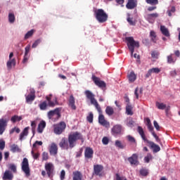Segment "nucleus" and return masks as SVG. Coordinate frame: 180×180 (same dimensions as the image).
Listing matches in <instances>:
<instances>
[{
  "instance_id": "49",
  "label": "nucleus",
  "mask_w": 180,
  "mask_h": 180,
  "mask_svg": "<svg viewBox=\"0 0 180 180\" xmlns=\"http://www.w3.org/2000/svg\"><path fill=\"white\" fill-rule=\"evenodd\" d=\"M127 139L129 143H134L136 144V139H134V137L131 136V135H128L127 136Z\"/></svg>"
},
{
  "instance_id": "21",
  "label": "nucleus",
  "mask_w": 180,
  "mask_h": 180,
  "mask_svg": "<svg viewBox=\"0 0 180 180\" xmlns=\"http://www.w3.org/2000/svg\"><path fill=\"white\" fill-rule=\"evenodd\" d=\"M126 8L127 9H134V8H137V0H128Z\"/></svg>"
},
{
  "instance_id": "58",
  "label": "nucleus",
  "mask_w": 180,
  "mask_h": 180,
  "mask_svg": "<svg viewBox=\"0 0 180 180\" xmlns=\"http://www.w3.org/2000/svg\"><path fill=\"white\" fill-rule=\"evenodd\" d=\"M127 20L129 23V25H131V26H134V25H136V22L133 21V18L130 17L127 18Z\"/></svg>"
},
{
  "instance_id": "56",
  "label": "nucleus",
  "mask_w": 180,
  "mask_h": 180,
  "mask_svg": "<svg viewBox=\"0 0 180 180\" xmlns=\"http://www.w3.org/2000/svg\"><path fill=\"white\" fill-rule=\"evenodd\" d=\"M40 41H41L40 39L36 40L32 46V49H36L37 47V46H39V44H40Z\"/></svg>"
},
{
  "instance_id": "48",
  "label": "nucleus",
  "mask_w": 180,
  "mask_h": 180,
  "mask_svg": "<svg viewBox=\"0 0 180 180\" xmlns=\"http://www.w3.org/2000/svg\"><path fill=\"white\" fill-rule=\"evenodd\" d=\"M31 154H32L34 160H38L39 157H40V153H34V150H33L31 151Z\"/></svg>"
},
{
  "instance_id": "14",
  "label": "nucleus",
  "mask_w": 180,
  "mask_h": 180,
  "mask_svg": "<svg viewBox=\"0 0 180 180\" xmlns=\"http://www.w3.org/2000/svg\"><path fill=\"white\" fill-rule=\"evenodd\" d=\"M84 157L86 160L94 158V149L89 147L86 148L84 150Z\"/></svg>"
},
{
  "instance_id": "23",
  "label": "nucleus",
  "mask_w": 180,
  "mask_h": 180,
  "mask_svg": "<svg viewBox=\"0 0 180 180\" xmlns=\"http://www.w3.org/2000/svg\"><path fill=\"white\" fill-rule=\"evenodd\" d=\"M3 180H13V174L9 170H6L4 176L2 177Z\"/></svg>"
},
{
  "instance_id": "30",
  "label": "nucleus",
  "mask_w": 180,
  "mask_h": 180,
  "mask_svg": "<svg viewBox=\"0 0 180 180\" xmlns=\"http://www.w3.org/2000/svg\"><path fill=\"white\" fill-rule=\"evenodd\" d=\"M128 79L129 82H134L136 79H137V76L136 75V74H134V72H131L128 75Z\"/></svg>"
},
{
  "instance_id": "24",
  "label": "nucleus",
  "mask_w": 180,
  "mask_h": 180,
  "mask_svg": "<svg viewBox=\"0 0 180 180\" xmlns=\"http://www.w3.org/2000/svg\"><path fill=\"white\" fill-rule=\"evenodd\" d=\"M69 106H70V108H71V109H72V110H77V106H75V98H74V96H72V95L70 96Z\"/></svg>"
},
{
  "instance_id": "61",
  "label": "nucleus",
  "mask_w": 180,
  "mask_h": 180,
  "mask_svg": "<svg viewBox=\"0 0 180 180\" xmlns=\"http://www.w3.org/2000/svg\"><path fill=\"white\" fill-rule=\"evenodd\" d=\"M5 148V142L4 141H0V150H4Z\"/></svg>"
},
{
  "instance_id": "40",
  "label": "nucleus",
  "mask_w": 180,
  "mask_h": 180,
  "mask_svg": "<svg viewBox=\"0 0 180 180\" xmlns=\"http://www.w3.org/2000/svg\"><path fill=\"white\" fill-rule=\"evenodd\" d=\"M8 169H11L12 172H14V174H16L17 169H16V165L15 164H9L8 165Z\"/></svg>"
},
{
  "instance_id": "38",
  "label": "nucleus",
  "mask_w": 180,
  "mask_h": 180,
  "mask_svg": "<svg viewBox=\"0 0 180 180\" xmlns=\"http://www.w3.org/2000/svg\"><path fill=\"white\" fill-rule=\"evenodd\" d=\"M150 37H151L152 41H153V43H156V41H157V39H157V34L155 33V32L150 31Z\"/></svg>"
},
{
  "instance_id": "50",
  "label": "nucleus",
  "mask_w": 180,
  "mask_h": 180,
  "mask_svg": "<svg viewBox=\"0 0 180 180\" xmlns=\"http://www.w3.org/2000/svg\"><path fill=\"white\" fill-rule=\"evenodd\" d=\"M30 58V55H24L23 59H22V64H26L27 63V61H29V58Z\"/></svg>"
},
{
  "instance_id": "19",
  "label": "nucleus",
  "mask_w": 180,
  "mask_h": 180,
  "mask_svg": "<svg viewBox=\"0 0 180 180\" xmlns=\"http://www.w3.org/2000/svg\"><path fill=\"white\" fill-rule=\"evenodd\" d=\"M6 126H8V121L4 118L0 119V134H4Z\"/></svg>"
},
{
  "instance_id": "39",
  "label": "nucleus",
  "mask_w": 180,
  "mask_h": 180,
  "mask_svg": "<svg viewBox=\"0 0 180 180\" xmlns=\"http://www.w3.org/2000/svg\"><path fill=\"white\" fill-rule=\"evenodd\" d=\"M34 33V30H31L28 31L25 35V39L27 40V39H29L30 37H32Z\"/></svg>"
},
{
  "instance_id": "25",
  "label": "nucleus",
  "mask_w": 180,
  "mask_h": 180,
  "mask_svg": "<svg viewBox=\"0 0 180 180\" xmlns=\"http://www.w3.org/2000/svg\"><path fill=\"white\" fill-rule=\"evenodd\" d=\"M12 65L15 67L16 65V59L13 58V59H8L6 63V66L8 70H12Z\"/></svg>"
},
{
  "instance_id": "55",
  "label": "nucleus",
  "mask_w": 180,
  "mask_h": 180,
  "mask_svg": "<svg viewBox=\"0 0 180 180\" xmlns=\"http://www.w3.org/2000/svg\"><path fill=\"white\" fill-rule=\"evenodd\" d=\"M42 160L43 161H47V160H49V153L44 152L42 154Z\"/></svg>"
},
{
  "instance_id": "52",
  "label": "nucleus",
  "mask_w": 180,
  "mask_h": 180,
  "mask_svg": "<svg viewBox=\"0 0 180 180\" xmlns=\"http://www.w3.org/2000/svg\"><path fill=\"white\" fill-rule=\"evenodd\" d=\"M102 143L104 146H108L109 144V139L106 136H104L102 139Z\"/></svg>"
},
{
  "instance_id": "35",
  "label": "nucleus",
  "mask_w": 180,
  "mask_h": 180,
  "mask_svg": "<svg viewBox=\"0 0 180 180\" xmlns=\"http://www.w3.org/2000/svg\"><path fill=\"white\" fill-rule=\"evenodd\" d=\"M156 107L160 110H164L167 108V105L164 103L156 102Z\"/></svg>"
},
{
  "instance_id": "62",
  "label": "nucleus",
  "mask_w": 180,
  "mask_h": 180,
  "mask_svg": "<svg viewBox=\"0 0 180 180\" xmlns=\"http://www.w3.org/2000/svg\"><path fill=\"white\" fill-rule=\"evenodd\" d=\"M134 95L136 99H139V87H136L134 91Z\"/></svg>"
},
{
  "instance_id": "11",
  "label": "nucleus",
  "mask_w": 180,
  "mask_h": 180,
  "mask_svg": "<svg viewBox=\"0 0 180 180\" xmlns=\"http://www.w3.org/2000/svg\"><path fill=\"white\" fill-rule=\"evenodd\" d=\"M127 160L131 165H139L140 164V162H139V155L136 153L132 154L131 157L127 158Z\"/></svg>"
},
{
  "instance_id": "13",
  "label": "nucleus",
  "mask_w": 180,
  "mask_h": 180,
  "mask_svg": "<svg viewBox=\"0 0 180 180\" xmlns=\"http://www.w3.org/2000/svg\"><path fill=\"white\" fill-rule=\"evenodd\" d=\"M27 103H31L36 99V91L34 89H30V94L26 96L25 97Z\"/></svg>"
},
{
  "instance_id": "9",
  "label": "nucleus",
  "mask_w": 180,
  "mask_h": 180,
  "mask_svg": "<svg viewBox=\"0 0 180 180\" xmlns=\"http://www.w3.org/2000/svg\"><path fill=\"white\" fill-rule=\"evenodd\" d=\"M146 126L149 130L150 132H151V134L153 136V137L155 139L156 141L160 142V138L158 136H157V134H155V131H154V127H153V124H151V120H150V118H146Z\"/></svg>"
},
{
  "instance_id": "47",
  "label": "nucleus",
  "mask_w": 180,
  "mask_h": 180,
  "mask_svg": "<svg viewBox=\"0 0 180 180\" xmlns=\"http://www.w3.org/2000/svg\"><path fill=\"white\" fill-rule=\"evenodd\" d=\"M86 119L89 123H92L94 122V113L90 112Z\"/></svg>"
},
{
  "instance_id": "17",
  "label": "nucleus",
  "mask_w": 180,
  "mask_h": 180,
  "mask_svg": "<svg viewBox=\"0 0 180 180\" xmlns=\"http://www.w3.org/2000/svg\"><path fill=\"white\" fill-rule=\"evenodd\" d=\"M111 131L114 136L117 134H122V125L120 124L114 125L111 129Z\"/></svg>"
},
{
  "instance_id": "45",
  "label": "nucleus",
  "mask_w": 180,
  "mask_h": 180,
  "mask_svg": "<svg viewBox=\"0 0 180 180\" xmlns=\"http://www.w3.org/2000/svg\"><path fill=\"white\" fill-rule=\"evenodd\" d=\"M176 9L175 8V6H172L170 10H168L167 11V13L168 14V16H172V13H175V11Z\"/></svg>"
},
{
  "instance_id": "42",
  "label": "nucleus",
  "mask_w": 180,
  "mask_h": 180,
  "mask_svg": "<svg viewBox=\"0 0 180 180\" xmlns=\"http://www.w3.org/2000/svg\"><path fill=\"white\" fill-rule=\"evenodd\" d=\"M8 22L10 23H14L15 22V14L10 13L8 14Z\"/></svg>"
},
{
  "instance_id": "51",
  "label": "nucleus",
  "mask_w": 180,
  "mask_h": 180,
  "mask_svg": "<svg viewBox=\"0 0 180 180\" xmlns=\"http://www.w3.org/2000/svg\"><path fill=\"white\" fill-rule=\"evenodd\" d=\"M158 56H160V53H158V51H153L151 53V57L153 58H158Z\"/></svg>"
},
{
  "instance_id": "54",
  "label": "nucleus",
  "mask_w": 180,
  "mask_h": 180,
  "mask_svg": "<svg viewBox=\"0 0 180 180\" xmlns=\"http://www.w3.org/2000/svg\"><path fill=\"white\" fill-rule=\"evenodd\" d=\"M167 63L169 64H172L173 63H175V61L174 60V58H172V54L167 56Z\"/></svg>"
},
{
  "instance_id": "64",
  "label": "nucleus",
  "mask_w": 180,
  "mask_h": 180,
  "mask_svg": "<svg viewBox=\"0 0 180 180\" xmlns=\"http://www.w3.org/2000/svg\"><path fill=\"white\" fill-rule=\"evenodd\" d=\"M115 2H117L118 5H123V4H124V0H115Z\"/></svg>"
},
{
  "instance_id": "20",
  "label": "nucleus",
  "mask_w": 180,
  "mask_h": 180,
  "mask_svg": "<svg viewBox=\"0 0 180 180\" xmlns=\"http://www.w3.org/2000/svg\"><path fill=\"white\" fill-rule=\"evenodd\" d=\"M161 72V70L158 68H153L150 69L146 75V78H150L151 77V74H159Z\"/></svg>"
},
{
  "instance_id": "60",
  "label": "nucleus",
  "mask_w": 180,
  "mask_h": 180,
  "mask_svg": "<svg viewBox=\"0 0 180 180\" xmlns=\"http://www.w3.org/2000/svg\"><path fill=\"white\" fill-rule=\"evenodd\" d=\"M25 55H29V52L30 51V45H27L25 49Z\"/></svg>"
},
{
  "instance_id": "16",
  "label": "nucleus",
  "mask_w": 180,
  "mask_h": 180,
  "mask_svg": "<svg viewBox=\"0 0 180 180\" xmlns=\"http://www.w3.org/2000/svg\"><path fill=\"white\" fill-rule=\"evenodd\" d=\"M49 153L51 155H57L58 153V146L56 143H52L49 146Z\"/></svg>"
},
{
  "instance_id": "36",
  "label": "nucleus",
  "mask_w": 180,
  "mask_h": 180,
  "mask_svg": "<svg viewBox=\"0 0 180 180\" xmlns=\"http://www.w3.org/2000/svg\"><path fill=\"white\" fill-rule=\"evenodd\" d=\"M115 147H117L118 148H120L121 150H123V148H124V147H126V146L124 144L122 143V141L117 140L115 141Z\"/></svg>"
},
{
  "instance_id": "7",
  "label": "nucleus",
  "mask_w": 180,
  "mask_h": 180,
  "mask_svg": "<svg viewBox=\"0 0 180 180\" xmlns=\"http://www.w3.org/2000/svg\"><path fill=\"white\" fill-rule=\"evenodd\" d=\"M54 165L53 163L49 162L45 164V171L49 179H53L54 177Z\"/></svg>"
},
{
  "instance_id": "44",
  "label": "nucleus",
  "mask_w": 180,
  "mask_h": 180,
  "mask_svg": "<svg viewBox=\"0 0 180 180\" xmlns=\"http://www.w3.org/2000/svg\"><path fill=\"white\" fill-rule=\"evenodd\" d=\"M150 160H153V155L150 153H148L147 155L144 158V161L148 164Z\"/></svg>"
},
{
  "instance_id": "15",
  "label": "nucleus",
  "mask_w": 180,
  "mask_h": 180,
  "mask_svg": "<svg viewBox=\"0 0 180 180\" xmlns=\"http://www.w3.org/2000/svg\"><path fill=\"white\" fill-rule=\"evenodd\" d=\"M46 99L48 102V105L50 108H54V106H57L58 105V101H57V97H54L53 100H51V97L46 96Z\"/></svg>"
},
{
  "instance_id": "37",
  "label": "nucleus",
  "mask_w": 180,
  "mask_h": 180,
  "mask_svg": "<svg viewBox=\"0 0 180 180\" xmlns=\"http://www.w3.org/2000/svg\"><path fill=\"white\" fill-rule=\"evenodd\" d=\"M20 120H22V116L18 115H13L11 119V121L13 123H16V122H20Z\"/></svg>"
},
{
  "instance_id": "2",
  "label": "nucleus",
  "mask_w": 180,
  "mask_h": 180,
  "mask_svg": "<svg viewBox=\"0 0 180 180\" xmlns=\"http://www.w3.org/2000/svg\"><path fill=\"white\" fill-rule=\"evenodd\" d=\"M84 95L86 96V98L89 99V101H90L91 104L94 105L96 110L100 114L98 116V123L101 124V126H103L104 127H110V123H109V122L105 120V116L102 115V108H101V105L98 103V101H96V98H95V94H94V93H92V91L89 90H86L84 91Z\"/></svg>"
},
{
  "instance_id": "18",
  "label": "nucleus",
  "mask_w": 180,
  "mask_h": 180,
  "mask_svg": "<svg viewBox=\"0 0 180 180\" xmlns=\"http://www.w3.org/2000/svg\"><path fill=\"white\" fill-rule=\"evenodd\" d=\"M94 171L96 175H98V176H102L101 172L103 171V166H102L101 165H95L94 166Z\"/></svg>"
},
{
  "instance_id": "32",
  "label": "nucleus",
  "mask_w": 180,
  "mask_h": 180,
  "mask_svg": "<svg viewBox=\"0 0 180 180\" xmlns=\"http://www.w3.org/2000/svg\"><path fill=\"white\" fill-rule=\"evenodd\" d=\"M126 113L130 116H132L133 115V106H131L130 104H127L126 105Z\"/></svg>"
},
{
  "instance_id": "63",
  "label": "nucleus",
  "mask_w": 180,
  "mask_h": 180,
  "mask_svg": "<svg viewBox=\"0 0 180 180\" xmlns=\"http://www.w3.org/2000/svg\"><path fill=\"white\" fill-rule=\"evenodd\" d=\"M128 127H133L134 126V121L133 120H129L127 123Z\"/></svg>"
},
{
  "instance_id": "10",
  "label": "nucleus",
  "mask_w": 180,
  "mask_h": 180,
  "mask_svg": "<svg viewBox=\"0 0 180 180\" xmlns=\"http://www.w3.org/2000/svg\"><path fill=\"white\" fill-rule=\"evenodd\" d=\"M91 79L93 82H94L95 85L98 86V88H101L102 89L106 88V83L96 76L95 75H93L91 77Z\"/></svg>"
},
{
  "instance_id": "27",
  "label": "nucleus",
  "mask_w": 180,
  "mask_h": 180,
  "mask_svg": "<svg viewBox=\"0 0 180 180\" xmlns=\"http://www.w3.org/2000/svg\"><path fill=\"white\" fill-rule=\"evenodd\" d=\"M46 128V122L41 121L40 123L38 124L37 127V132L39 133V134H41L43 133V130Z\"/></svg>"
},
{
  "instance_id": "6",
  "label": "nucleus",
  "mask_w": 180,
  "mask_h": 180,
  "mask_svg": "<svg viewBox=\"0 0 180 180\" xmlns=\"http://www.w3.org/2000/svg\"><path fill=\"white\" fill-rule=\"evenodd\" d=\"M66 127L67 124H65L64 122H60L58 124L53 125V131L55 134H63V133H64L65 131Z\"/></svg>"
},
{
  "instance_id": "3",
  "label": "nucleus",
  "mask_w": 180,
  "mask_h": 180,
  "mask_svg": "<svg viewBox=\"0 0 180 180\" xmlns=\"http://www.w3.org/2000/svg\"><path fill=\"white\" fill-rule=\"evenodd\" d=\"M139 134L141 136L142 140L143 141H146L149 144L150 148L153 150V153H158V151L161 150V148L160 146L155 144L154 142L149 141L147 139V137L146 136V134H144V130L143 129V127L139 126L137 129Z\"/></svg>"
},
{
  "instance_id": "41",
  "label": "nucleus",
  "mask_w": 180,
  "mask_h": 180,
  "mask_svg": "<svg viewBox=\"0 0 180 180\" xmlns=\"http://www.w3.org/2000/svg\"><path fill=\"white\" fill-rule=\"evenodd\" d=\"M139 173L142 176H147L148 175V169H141Z\"/></svg>"
},
{
  "instance_id": "8",
  "label": "nucleus",
  "mask_w": 180,
  "mask_h": 180,
  "mask_svg": "<svg viewBox=\"0 0 180 180\" xmlns=\"http://www.w3.org/2000/svg\"><path fill=\"white\" fill-rule=\"evenodd\" d=\"M21 169L25 174L26 176H30V167H29V160L24 158L21 163Z\"/></svg>"
},
{
  "instance_id": "33",
  "label": "nucleus",
  "mask_w": 180,
  "mask_h": 180,
  "mask_svg": "<svg viewBox=\"0 0 180 180\" xmlns=\"http://www.w3.org/2000/svg\"><path fill=\"white\" fill-rule=\"evenodd\" d=\"M39 108L41 110H46L47 108H49V104L47 101H43L39 105Z\"/></svg>"
},
{
  "instance_id": "26",
  "label": "nucleus",
  "mask_w": 180,
  "mask_h": 180,
  "mask_svg": "<svg viewBox=\"0 0 180 180\" xmlns=\"http://www.w3.org/2000/svg\"><path fill=\"white\" fill-rule=\"evenodd\" d=\"M72 175H73V177H72L73 180H82V173H81V172L79 171L73 172Z\"/></svg>"
},
{
  "instance_id": "53",
  "label": "nucleus",
  "mask_w": 180,
  "mask_h": 180,
  "mask_svg": "<svg viewBox=\"0 0 180 180\" xmlns=\"http://www.w3.org/2000/svg\"><path fill=\"white\" fill-rule=\"evenodd\" d=\"M60 180L65 179V170L64 169L61 170L60 174Z\"/></svg>"
},
{
  "instance_id": "5",
  "label": "nucleus",
  "mask_w": 180,
  "mask_h": 180,
  "mask_svg": "<svg viewBox=\"0 0 180 180\" xmlns=\"http://www.w3.org/2000/svg\"><path fill=\"white\" fill-rule=\"evenodd\" d=\"M125 40L127 41L128 49L131 52V56H133V53H134V48L140 47V44L139 43V41H136L133 37H125Z\"/></svg>"
},
{
  "instance_id": "59",
  "label": "nucleus",
  "mask_w": 180,
  "mask_h": 180,
  "mask_svg": "<svg viewBox=\"0 0 180 180\" xmlns=\"http://www.w3.org/2000/svg\"><path fill=\"white\" fill-rule=\"evenodd\" d=\"M115 177H116V180H127L126 178L123 176H120V175L117 173L115 174Z\"/></svg>"
},
{
  "instance_id": "43",
  "label": "nucleus",
  "mask_w": 180,
  "mask_h": 180,
  "mask_svg": "<svg viewBox=\"0 0 180 180\" xmlns=\"http://www.w3.org/2000/svg\"><path fill=\"white\" fill-rule=\"evenodd\" d=\"M37 126V123L36 122V121H32L31 122L32 131L33 134H34V133H36Z\"/></svg>"
},
{
  "instance_id": "22",
  "label": "nucleus",
  "mask_w": 180,
  "mask_h": 180,
  "mask_svg": "<svg viewBox=\"0 0 180 180\" xmlns=\"http://www.w3.org/2000/svg\"><path fill=\"white\" fill-rule=\"evenodd\" d=\"M55 115H56L58 117H61V115L60 114V108H56L53 110L49 111L48 112L49 119H51Z\"/></svg>"
},
{
  "instance_id": "46",
  "label": "nucleus",
  "mask_w": 180,
  "mask_h": 180,
  "mask_svg": "<svg viewBox=\"0 0 180 180\" xmlns=\"http://www.w3.org/2000/svg\"><path fill=\"white\" fill-rule=\"evenodd\" d=\"M146 2L149 5H158V0H146Z\"/></svg>"
},
{
  "instance_id": "31",
  "label": "nucleus",
  "mask_w": 180,
  "mask_h": 180,
  "mask_svg": "<svg viewBox=\"0 0 180 180\" xmlns=\"http://www.w3.org/2000/svg\"><path fill=\"white\" fill-rule=\"evenodd\" d=\"M11 151H12V153H21L22 150L19 148L18 145L13 144L11 146Z\"/></svg>"
},
{
  "instance_id": "29",
  "label": "nucleus",
  "mask_w": 180,
  "mask_h": 180,
  "mask_svg": "<svg viewBox=\"0 0 180 180\" xmlns=\"http://www.w3.org/2000/svg\"><path fill=\"white\" fill-rule=\"evenodd\" d=\"M160 31L164 34V36H166V37H169V31L167 27H165V26L161 25Z\"/></svg>"
},
{
  "instance_id": "28",
  "label": "nucleus",
  "mask_w": 180,
  "mask_h": 180,
  "mask_svg": "<svg viewBox=\"0 0 180 180\" xmlns=\"http://www.w3.org/2000/svg\"><path fill=\"white\" fill-rule=\"evenodd\" d=\"M29 134V127H25L24 130L20 133V140L22 141L25 136H27Z\"/></svg>"
},
{
  "instance_id": "4",
  "label": "nucleus",
  "mask_w": 180,
  "mask_h": 180,
  "mask_svg": "<svg viewBox=\"0 0 180 180\" xmlns=\"http://www.w3.org/2000/svg\"><path fill=\"white\" fill-rule=\"evenodd\" d=\"M94 16L99 23H105L108 21V13L102 8H98L94 11Z\"/></svg>"
},
{
  "instance_id": "57",
  "label": "nucleus",
  "mask_w": 180,
  "mask_h": 180,
  "mask_svg": "<svg viewBox=\"0 0 180 180\" xmlns=\"http://www.w3.org/2000/svg\"><path fill=\"white\" fill-rule=\"evenodd\" d=\"M153 125L155 129H156L158 131H160V125L158 124V122H157V121L155 120L153 121Z\"/></svg>"
},
{
  "instance_id": "34",
  "label": "nucleus",
  "mask_w": 180,
  "mask_h": 180,
  "mask_svg": "<svg viewBox=\"0 0 180 180\" xmlns=\"http://www.w3.org/2000/svg\"><path fill=\"white\" fill-rule=\"evenodd\" d=\"M105 113L108 116H112L113 115V113H115V110H113L112 107L107 106L105 108Z\"/></svg>"
},
{
  "instance_id": "12",
  "label": "nucleus",
  "mask_w": 180,
  "mask_h": 180,
  "mask_svg": "<svg viewBox=\"0 0 180 180\" xmlns=\"http://www.w3.org/2000/svg\"><path fill=\"white\" fill-rule=\"evenodd\" d=\"M158 16L159 15L158 13H148L145 15V19H146L149 23H154L155 22V19H157Z\"/></svg>"
},
{
  "instance_id": "1",
  "label": "nucleus",
  "mask_w": 180,
  "mask_h": 180,
  "mask_svg": "<svg viewBox=\"0 0 180 180\" xmlns=\"http://www.w3.org/2000/svg\"><path fill=\"white\" fill-rule=\"evenodd\" d=\"M78 140H83L82 134L78 131L73 132L68 135V138L63 137L59 142V147L61 150H70L77 146Z\"/></svg>"
}]
</instances>
